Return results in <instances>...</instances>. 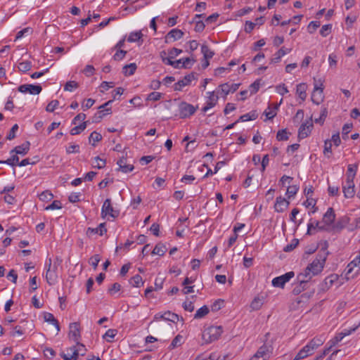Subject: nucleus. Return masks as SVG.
Masks as SVG:
<instances>
[{
	"mask_svg": "<svg viewBox=\"0 0 360 360\" xmlns=\"http://www.w3.org/2000/svg\"><path fill=\"white\" fill-rule=\"evenodd\" d=\"M184 32L181 30L173 29L166 35V42H167L168 38H172L174 41H176L182 38Z\"/></svg>",
	"mask_w": 360,
	"mask_h": 360,
	"instance_id": "obj_24",
	"label": "nucleus"
},
{
	"mask_svg": "<svg viewBox=\"0 0 360 360\" xmlns=\"http://www.w3.org/2000/svg\"><path fill=\"white\" fill-rule=\"evenodd\" d=\"M209 308L206 305H204L196 311L194 315V319H198L203 318L209 313Z\"/></svg>",
	"mask_w": 360,
	"mask_h": 360,
	"instance_id": "obj_30",
	"label": "nucleus"
},
{
	"mask_svg": "<svg viewBox=\"0 0 360 360\" xmlns=\"http://www.w3.org/2000/svg\"><path fill=\"white\" fill-rule=\"evenodd\" d=\"M101 140H102V135L100 133H98L96 131H93L89 137V141L93 146H95L96 142H98Z\"/></svg>",
	"mask_w": 360,
	"mask_h": 360,
	"instance_id": "obj_32",
	"label": "nucleus"
},
{
	"mask_svg": "<svg viewBox=\"0 0 360 360\" xmlns=\"http://www.w3.org/2000/svg\"><path fill=\"white\" fill-rule=\"evenodd\" d=\"M69 336L77 342V345L84 347V345L79 342L80 338V325L78 322L71 323L70 324Z\"/></svg>",
	"mask_w": 360,
	"mask_h": 360,
	"instance_id": "obj_9",
	"label": "nucleus"
},
{
	"mask_svg": "<svg viewBox=\"0 0 360 360\" xmlns=\"http://www.w3.org/2000/svg\"><path fill=\"white\" fill-rule=\"evenodd\" d=\"M304 205L309 207L310 206L312 207L313 210L311 211L312 213H314L317 210V207H316V200L313 198H307V200L304 202Z\"/></svg>",
	"mask_w": 360,
	"mask_h": 360,
	"instance_id": "obj_53",
	"label": "nucleus"
},
{
	"mask_svg": "<svg viewBox=\"0 0 360 360\" xmlns=\"http://www.w3.org/2000/svg\"><path fill=\"white\" fill-rule=\"evenodd\" d=\"M271 349L272 347L271 345H267L264 344L258 349L256 354H258L262 359H264V360H266L270 356Z\"/></svg>",
	"mask_w": 360,
	"mask_h": 360,
	"instance_id": "obj_18",
	"label": "nucleus"
},
{
	"mask_svg": "<svg viewBox=\"0 0 360 360\" xmlns=\"http://www.w3.org/2000/svg\"><path fill=\"white\" fill-rule=\"evenodd\" d=\"M193 79H197L195 72H191V74L186 75L182 79L174 84V90L181 91L183 87L189 85Z\"/></svg>",
	"mask_w": 360,
	"mask_h": 360,
	"instance_id": "obj_8",
	"label": "nucleus"
},
{
	"mask_svg": "<svg viewBox=\"0 0 360 360\" xmlns=\"http://www.w3.org/2000/svg\"><path fill=\"white\" fill-rule=\"evenodd\" d=\"M120 211L114 210L111 205L110 199H106L102 206L101 217L105 218L107 215H110L112 218H117L118 217Z\"/></svg>",
	"mask_w": 360,
	"mask_h": 360,
	"instance_id": "obj_5",
	"label": "nucleus"
},
{
	"mask_svg": "<svg viewBox=\"0 0 360 360\" xmlns=\"http://www.w3.org/2000/svg\"><path fill=\"white\" fill-rule=\"evenodd\" d=\"M18 91L21 93H29L32 95L39 94L42 88L40 85L22 84L19 86Z\"/></svg>",
	"mask_w": 360,
	"mask_h": 360,
	"instance_id": "obj_10",
	"label": "nucleus"
},
{
	"mask_svg": "<svg viewBox=\"0 0 360 360\" xmlns=\"http://www.w3.org/2000/svg\"><path fill=\"white\" fill-rule=\"evenodd\" d=\"M352 127H353V125L352 123H350V124L347 123L343 125L342 131V136L344 140H347L348 139V134L349 133Z\"/></svg>",
	"mask_w": 360,
	"mask_h": 360,
	"instance_id": "obj_41",
	"label": "nucleus"
},
{
	"mask_svg": "<svg viewBox=\"0 0 360 360\" xmlns=\"http://www.w3.org/2000/svg\"><path fill=\"white\" fill-rule=\"evenodd\" d=\"M208 100L205 107L202 109L203 112H206L209 109L213 108L218 101V96H216L214 91L208 92Z\"/></svg>",
	"mask_w": 360,
	"mask_h": 360,
	"instance_id": "obj_14",
	"label": "nucleus"
},
{
	"mask_svg": "<svg viewBox=\"0 0 360 360\" xmlns=\"http://www.w3.org/2000/svg\"><path fill=\"white\" fill-rule=\"evenodd\" d=\"M328 252L325 250L319 252L316 258L307 266L308 271H311L312 276L319 274L323 269Z\"/></svg>",
	"mask_w": 360,
	"mask_h": 360,
	"instance_id": "obj_2",
	"label": "nucleus"
},
{
	"mask_svg": "<svg viewBox=\"0 0 360 360\" xmlns=\"http://www.w3.org/2000/svg\"><path fill=\"white\" fill-rule=\"evenodd\" d=\"M295 274L293 271H289L286 274L276 277L272 280V285L274 287L277 288H283L285 284L288 282L292 277H294Z\"/></svg>",
	"mask_w": 360,
	"mask_h": 360,
	"instance_id": "obj_7",
	"label": "nucleus"
},
{
	"mask_svg": "<svg viewBox=\"0 0 360 360\" xmlns=\"http://www.w3.org/2000/svg\"><path fill=\"white\" fill-rule=\"evenodd\" d=\"M167 251V248L166 246L162 244V243H158L153 252H152V254L153 255H160V256H163L165 255V253Z\"/></svg>",
	"mask_w": 360,
	"mask_h": 360,
	"instance_id": "obj_28",
	"label": "nucleus"
},
{
	"mask_svg": "<svg viewBox=\"0 0 360 360\" xmlns=\"http://www.w3.org/2000/svg\"><path fill=\"white\" fill-rule=\"evenodd\" d=\"M95 160V165H94V167L98 168V169H102L105 167L106 161L104 159L101 158L100 157L97 156L94 158Z\"/></svg>",
	"mask_w": 360,
	"mask_h": 360,
	"instance_id": "obj_47",
	"label": "nucleus"
},
{
	"mask_svg": "<svg viewBox=\"0 0 360 360\" xmlns=\"http://www.w3.org/2000/svg\"><path fill=\"white\" fill-rule=\"evenodd\" d=\"M32 68V63L30 61L26 60L19 63L18 69L20 71L26 72L29 71Z\"/></svg>",
	"mask_w": 360,
	"mask_h": 360,
	"instance_id": "obj_40",
	"label": "nucleus"
},
{
	"mask_svg": "<svg viewBox=\"0 0 360 360\" xmlns=\"http://www.w3.org/2000/svg\"><path fill=\"white\" fill-rule=\"evenodd\" d=\"M179 319V316L176 314L172 313L169 311L165 312V317H163V320L176 323Z\"/></svg>",
	"mask_w": 360,
	"mask_h": 360,
	"instance_id": "obj_34",
	"label": "nucleus"
},
{
	"mask_svg": "<svg viewBox=\"0 0 360 360\" xmlns=\"http://www.w3.org/2000/svg\"><path fill=\"white\" fill-rule=\"evenodd\" d=\"M18 129V125L17 124H15L12 128L11 129L8 134L6 136V139L8 140H13L15 137V132Z\"/></svg>",
	"mask_w": 360,
	"mask_h": 360,
	"instance_id": "obj_57",
	"label": "nucleus"
},
{
	"mask_svg": "<svg viewBox=\"0 0 360 360\" xmlns=\"http://www.w3.org/2000/svg\"><path fill=\"white\" fill-rule=\"evenodd\" d=\"M329 65L330 68H335L337 65V56L334 53H331L328 56Z\"/></svg>",
	"mask_w": 360,
	"mask_h": 360,
	"instance_id": "obj_62",
	"label": "nucleus"
},
{
	"mask_svg": "<svg viewBox=\"0 0 360 360\" xmlns=\"http://www.w3.org/2000/svg\"><path fill=\"white\" fill-rule=\"evenodd\" d=\"M320 26L319 21H311L307 26V30L310 34L314 33L316 29Z\"/></svg>",
	"mask_w": 360,
	"mask_h": 360,
	"instance_id": "obj_50",
	"label": "nucleus"
},
{
	"mask_svg": "<svg viewBox=\"0 0 360 360\" xmlns=\"http://www.w3.org/2000/svg\"><path fill=\"white\" fill-rule=\"evenodd\" d=\"M143 36L141 31L133 32L129 34V36L127 39L129 42H135L139 41Z\"/></svg>",
	"mask_w": 360,
	"mask_h": 360,
	"instance_id": "obj_38",
	"label": "nucleus"
},
{
	"mask_svg": "<svg viewBox=\"0 0 360 360\" xmlns=\"http://www.w3.org/2000/svg\"><path fill=\"white\" fill-rule=\"evenodd\" d=\"M259 86H260V80L259 79H257L252 84H251L250 86V94H256L259 89Z\"/></svg>",
	"mask_w": 360,
	"mask_h": 360,
	"instance_id": "obj_55",
	"label": "nucleus"
},
{
	"mask_svg": "<svg viewBox=\"0 0 360 360\" xmlns=\"http://www.w3.org/2000/svg\"><path fill=\"white\" fill-rule=\"evenodd\" d=\"M335 219V214L333 207H329L323 217L322 222L325 225H331Z\"/></svg>",
	"mask_w": 360,
	"mask_h": 360,
	"instance_id": "obj_16",
	"label": "nucleus"
},
{
	"mask_svg": "<svg viewBox=\"0 0 360 360\" xmlns=\"http://www.w3.org/2000/svg\"><path fill=\"white\" fill-rule=\"evenodd\" d=\"M201 52L203 54L204 59H210L212 58L214 53V51H211L207 45L202 44L201 46Z\"/></svg>",
	"mask_w": 360,
	"mask_h": 360,
	"instance_id": "obj_29",
	"label": "nucleus"
},
{
	"mask_svg": "<svg viewBox=\"0 0 360 360\" xmlns=\"http://www.w3.org/2000/svg\"><path fill=\"white\" fill-rule=\"evenodd\" d=\"M86 125H87V122H83L79 125L73 127L70 130V134L72 136H75V135H77V134H80L82 131H84L86 129Z\"/></svg>",
	"mask_w": 360,
	"mask_h": 360,
	"instance_id": "obj_33",
	"label": "nucleus"
},
{
	"mask_svg": "<svg viewBox=\"0 0 360 360\" xmlns=\"http://www.w3.org/2000/svg\"><path fill=\"white\" fill-rule=\"evenodd\" d=\"M306 90L307 85L304 83H301L297 85V94H298L300 98H301L302 101L306 99Z\"/></svg>",
	"mask_w": 360,
	"mask_h": 360,
	"instance_id": "obj_27",
	"label": "nucleus"
},
{
	"mask_svg": "<svg viewBox=\"0 0 360 360\" xmlns=\"http://www.w3.org/2000/svg\"><path fill=\"white\" fill-rule=\"evenodd\" d=\"M117 164L119 166L118 170L124 173L131 172L134 169V165L127 163V158L124 156L117 162Z\"/></svg>",
	"mask_w": 360,
	"mask_h": 360,
	"instance_id": "obj_15",
	"label": "nucleus"
},
{
	"mask_svg": "<svg viewBox=\"0 0 360 360\" xmlns=\"http://www.w3.org/2000/svg\"><path fill=\"white\" fill-rule=\"evenodd\" d=\"M257 118V115L255 114V112H250V113H246V114H244L243 115H241L239 119L238 120V121H241V122H246V121H249V120H255Z\"/></svg>",
	"mask_w": 360,
	"mask_h": 360,
	"instance_id": "obj_39",
	"label": "nucleus"
},
{
	"mask_svg": "<svg viewBox=\"0 0 360 360\" xmlns=\"http://www.w3.org/2000/svg\"><path fill=\"white\" fill-rule=\"evenodd\" d=\"M106 232L107 229L105 228V223H101L96 228L89 227L86 230V234L87 236L91 237L94 234H99L100 236H103Z\"/></svg>",
	"mask_w": 360,
	"mask_h": 360,
	"instance_id": "obj_13",
	"label": "nucleus"
},
{
	"mask_svg": "<svg viewBox=\"0 0 360 360\" xmlns=\"http://www.w3.org/2000/svg\"><path fill=\"white\" fill-rule=\"evenodd\" d=\"M70 350L72 352V354L70 355L71 360H76L79 355L80 348L72 347L70 348Z\"/></svg>",
	"mask_w": 360,
	"mask_h": 360,
	"instance_id": "obj_64",
	"label": "nucleus"
},
{
	"mask_svg": "<svg viewBox=\"0 0 360 360\" xmlns=\"http://www.w3.org/2000/svg\"><path fill=\"white\" fill-rule=\"evenodd\" d=\"M44 354L47 359H52L56 355V352L51 347H46L43 350Z\"/></svg>",
	"mask_w": 360,
	"mask_h": 360,
	"instance_id": "obj_58",
	"label": "nucleus"
},
{
	"mask_svg": "<svg viewBox=\"0 0 360 360\" xmlns=\"http://www.w3.org/2000/svg\"><path fill=\"white\" fill-rule=\"evenodd\" d=\"M349 222V218L344 216L340 219L333 225V230L335 231H340L343 229L347 224Z\"/></svg>",
	"mask_w": 360,
	"mask_h": 360,
	"instance_id": "obj_19",
	"label": "nucleus"
},
{
	"mask_svg": "<svg viewBox=\"0 0 360 360\" xmlns=\"http://www.w3.org/2000/svg\"><path fill=\"white\" fill-rule=\"evenodd\" d=\"M59 104V101L58 100H53L51 102L49 103L46 108V110L47 112H53L55 109L58 107Z\"/></svg>",
	"mask_w": 360,
	"mask_h": 360,
	"instance_id": "obj_54",
	"label": "nucleus"
},
{
	"mask_svg": "<svg viewBox=\"0 0 360 360\" xmlns=\"http://www.w3.org/2000/svg\"><path fill=\"white\" fill-rule=\"evenodd\" d=\"M291 51V49H285L284 46L281 47L274 55V57L271 59V62L274 63H278L282 56L285 55L287 53H290Z\"/></svg>",
	"mask_w": 360,
	"mask_h": 360,
	"instance_id": "obj_23",
	"label": "nucleus"
},
{
	"mask_svg": "<svg viewBox=\"0 0 360 360\" xmlns=\"http://www.w3.org/2000/svg\"><path fill=\"white\" fill-rule=\"evenodd\" d=\"M299 188L297 186H288L286 191V195L288 198L293 197L298 191Z\"/></svg>",
	"mask_w": 360,
	"mask_h": 360,
	"instance_id": "obj_51",
	"label": "nucleus"
},
{
	"mask_svg": "<svg viewBox=\"0 0 360 360\" xmlns=\"http://www.w3.org/2000/svg\"><path fill=\"white\" fill-rule=\"evenodd\" d=\"M44 319L46 322H49L51 324H53L56 328L57 333L60 331V326L59 323L57 319H55L53 315L51 313L49 312H44Z\"/></svg>",
	"mask_w": 360,
	"mask_h": 360,
	"instance_id": "obj_22",
	"label": "nucleus"
},
{
	"mask_svg": "<svg viewBox=\"0 0 360 360\" xmlns=\"http://www.w3.org/2000/svg\"><path fill=\"white\" fill-rule=\"evenodd\" d=\"M182 340V336L180 335H177L174 339L172 341V343L169 346V347L171 349H174L176 347H177L178 345H179L181 344V341Z\"/></svg>",
	"mask_w": 360,
	"mask_h": 360,
	"instance_id": "obj_60",
	"label": "nucleus"
},
{
	"mask_svg": "<svg viewBox=\"0 0 360 360\" xmlns=\"http://www.w3.org/2000/svg\"><path fill=\"white\" fill-rule=\"evenodd\" d=\"M137 66L136 63H130L123 67L122 72L125 76L132 75L135 72Z\"/></svg>",
	"mask_w": 360,
	"mask_h": 360,
	"instance_id": "obj_26",
	"label": "nucleus"
},
{
	"mask_svg": "<svg viewBox=\"0 0 360 360\" xmlns=\"http://www.w3.org/2000/svg\"><path fill=\"white\" fill-rule=\"evenodd\" d=\"M61 262H62V260L60 259L58 257H56L52 264L51 259V258L49 259V262H48L49 268L46 273V280L50 285L56 284L58 281V266L60 265Z\"/></svg>",
	"mask_w": 360,
	"mask_h": 360,
	"instance_id": "obj_1",
	"label": "nucleus"
},
{
	"mask_svg": "<svg viewBox=\"0 0 360 360\" xmlns=\"http://www.w3.org/2000/svg\"><path fill=\"white\" fill-rule=\"evenodd\" d=\"M121 289V285L118 283H115L112 285V286L108 289V292L110 295H113L114 293L120 291Z\"/></svg>",
	"mask_w": 360,
	"mask_h": 360,
	"instance_id": "obj_63",
	"label": "nucleus"
},
{
	"mask_svg": "<svg viewBox=\"0 0 360 360\" xmlns=\"http://www.w3.org/2000/svg\"><path fill=\"white\" fill-rule=\"evenodd\" d=\"M290 202L281 196L277 197L274 205L275 211L277 212H284L289 206Z\"/></svg>",
	"mask_w": 360,
	"mask_h": 360,
	"instance_id": "obj_11",
	"label": "nucleus"
},
{
	"mask_svg": "<svg viewBox=\"0 0 360 360\" xmlns=\"http://www.w3.org/2000/svg\"><path fill=\"white\" fill-rule=\"evenodd\" d=\"M101 261V257L99 255H94L89 259V264L92 266L94 269H96L99 262Z\"/></svg>",
	"mask_w": 360,
	"mask_h": 360,
	"instance_id": "obj_45",
	"label": "nucleus"
},
{
	"mask_svg": "<svg viewBox=\"0 0 360 360\" xmlns=\"http://www.w3.org/2000/svg\"><path fill=\"white\" fill-rule=\"evenodd\" d=\"M309 347H309L307 345L304 346L301 350H300L293 360L302 359L311 355L314 352Z\"/></svg>",
	"mask_w": 360,
	"mask_h": 360,
	"instance_id": "obj_21",
	"label": "nucleus"
},
{
	"mask_svg": "<svg viewBox=\"0 0 360 360\" xmlns=\"http://www.w3.org/2000/svg\"><path fill=\"white\" fill-rule=\"evenodd\" d=\"M172 58H162V61L165 63V64H167V65H172L173 66L174 68H181V59H179V60H175V61H172L171 60Z\"/></svg>",
	"mask_w": 360,
	"mask_h": 360,
	"instance_id": "obj_37",
	"label": "nucleus"
},
{
	"mask_svg": "<svg viewBox=\"0 0 360 360\" xmlns=\"http://www.w3.org/2000/svg\"><path fill=\"white\" fill-rule=\"evenodd\" d=\"M312 127L313 124L311 122H307L302 124L298 131V138L303 139L307 137L311 133Z\"/></svg>",
	"mask_w": 360,
	"mask_h": 360,
	"instance_id": "obj_12",
	"label": "nucleus"
},
{
	"mask_svg": "<svg viewBox=\"0 0 360 360\" xmlns=\"http://www.w3.org/2000/svg\"><path fill=\"white\" fill-rule=\"evenodd\" d=\"M79 84L75 81H69L64 86V90L72 91L73 89H77Z\"/></svg>",
	"mask_w": 360,
	"mask_h": 360,
	"instance_id": "obj_42",
	"label": "nucleus"
},
{
	"mask_svg": "<svg viewBox=\"0 0 360 360\" xmlns=\"http://www.w3.org/2000/svg\"><path fill=\"white\" fill-rule=\"evenodd\" d=\"M95 69L93 65H87L83 70V72L87 77H90L94 74Z\"/></svg>",
	"mask_w": 360,
	"mask_h": 360,
	"instance_id": "obj_61",
	"label": "nucleus"
},
{
	"mask_svg": "<svg viewBox=\"0 0 360 360\" xmlns=\"http://www.w3.org/2000/svg\"><path fill=\"white\" fill-rule=\"evenodd\" d=\"M127 51L122 50V49H117L115 54L113 56V59L115 60H122L126 55Z\"/></svg>",
	"mask_w": 360,
	"mask_h": 360,
	"instance_id": "obj_59",
	"label": "nucleus"
},
{
	"mask_svg": "<svg viewBox=\"0 0 360 360\" xmlns=\"http://www.w3.org/2000/svg\"><path fill=\"white\" fill-rule=\"evenodd\" d=\"M276 139L279 141H287L289 139V137H288L286 129H285L279 130L277 132Z\"/></svg>",
	"mask_w": 360,
	"mask_h": 360,
	"instance_id": "obj_43",
	"label": "nucleus"
},
{
	"mask_svg": "<svg viewBox=\"0 0 360 360\" xmlns=\"http://www.w3.org/2000/svg\"><path fill=\"white\" fill-rule=\"evenodd\" d=\"M198 106L194 107L193 105L186 102H181L179 105V112L181 118H186L193 115Z\"/></svg>",
	"mask_w": 360,
	"mask_h": 360,
	"instance_id": "obj_6",
	"label": "nucleus"
},
{
	"mask_svg": "<svg viewBox=\"0 0 360 360\" xmlns=\"http://www.w3.org/2000/svg\"><path fill=\"white\" fill-rule=\"evenodd\" d=\"M331 29H332L331 24L325 25L322 26L321 29L320 30V34L322 37H326L331 32Z\"/></svg>",
	"mask_w": 360,
	"mask_h": 360,
	"instance_id": "obj_52",
	"label": "nucleus"
},
{
	"mask_svg": "<svg viewBox=\"0 0 360 360\" xmlns=\"http://www.w3.org/2000/svg\"><path fill=\"white\" fill-rule=\"evenodd\" d=\"M162 97V94L160 92L153 91L148 94L147 97L148 101H159Z\"/></svg>",
	"mask_w": 360,
	"mask_h": 360,
	"instance_id": "obj_56",
	"label": "nucleus"
},
{
	"mask_svg": "<svg viewBox=\"0 0 360 360\" xmlns=\"http://www.w3.org/2000/svg\"><path fill=\"white\" fill-rule=\"evenodd\" d=\"M130 283L132 285V286L139 288L142 286L144 282L142 279V277L140 275L136 274L130 279Z\"/></svg>",
	"mask_w": 360,
	"mask_h": 360,
	"instance_id": "obj_31",
	"label": "nucleus"
},
{
	"mask_svg": "<svg viewBox=\"0 0 360 360\" xmlns=\"http://www.w3.org/2000/svg\"><path fill=\"white\" fill-rule=\"evenodd\" d=\"M311 271H308L307 267L304 273H301L297 276V281L301 283L307 285L309 280L311 278Z\"/></svg>",
	"mask_w": 360,
	"mask_h": 360,
	"instance_id": "obj_25",
	"label": "nucleus"
},
{
	"mask_svg": "<svg viewBox=\"0 0 360 360\" xmlns=\"http://www.w3.org/2000/svg\"><path fill=\"white\" fill-rule=\"evenodd\" d=\"M30 143L29 141H25L20 146H18L15 147L11 151V153H15L16 155H26L30 150Z\"/></svg>",
	"mask_w": 360,
	"mask_h": 360,
	"instance_id": "obj_17",
	"label": "nucleus"
},
{
	"mask_svg": "<svg viewBox=\"0 0 360 360\" xmlns=\"http://www.w3.org/2000/svg\"><path fill=\"white\" fill-rule=\"evenodd\" d=\"M39 198L42 201H49V200H51L53 198V195L50 191H43L39 195Z\"/></svg>",
	"mask_w": 360,
	"mask_h": 360,
	"instance_id": "obj_46",
	"label": "nucleus"
},
{
	"mask_svg": "<svg viewBox=\"0 0 360 360\" xmlns=\"http://www.w3.org/2000/svg\"><path fill=\"white\" fill-rule=\"evenodd\" d=\"M19 161L18 156L15 154L11 157L10 158L7 159L6 160H0V165L2 164H7L11 166H15Z\"/></svg>",
	"mask_w": 360,
	"mask_h": 360,
	"instance_id": "obj_36",
	"label": "nucleus"
},
{
	"mask_svg": "<svg viewBox=\"0 0 360 360\" xmlns=\"http://www.w3.org/2000/svg\"><path fill=\"white\" fill-rule=\"evenodd\" d=\"M323 87L322 82L321 80L317 82L316 79H314V88L311 97V101L314 103L319 105L321 102L323 101Z\"/></svg>",
	"mask_w": 360,
	"mask_h": 360,
	"instance_id": "obj_4",
	"label": "nucleus"
},
{
	"mask_svg": "<svg viewBox=\"0 0 360 360\" xmlns=\"http://www.w3.org/2000/svg\"><path fill=\"white\" fill-rule=\"evenodd\" d=\"M240 86V84H229L228 83H225L221 84L219 87L221 88V91L224 94L225 96L228 95L229 93H233L236 91Z\"/></svg>",
	"mask_w": 360,
	"mask_h": 360,
	"instance_id": "obj_20",
	"label": "nucleus"
},
{
	"mask_svg": "<svg viewBox=\"0 0 360 360\" xmlns=\"http://www.w3.org/2000/svg\"><path fill=\"white\" fill-rule=\"evenodd\" d=\"M332 143L330 140H326L324 143V150H323V154L327 156L330 157L329 154L332 153Z\"/></svg>",
	"mask_w": 360,
	"mask_h": 360,
	"instance_id": "obj_44",
	"label": "nucleus"
},
{
	"mask_svg": "<svg viewBox=\"0 0 360 360\" xmlns=\"http://www.w3.org/2000/svg\"><path fill=\"white\" fill-rule=\"evenodd\" d=\"M223 333V328L221 326H210L206 328L202 334V340L206 343H210L213 341H215L219 338L221 333Z\"/></svg>",
	"mask_w": 360,
	"mask_h": 360,
	"instance_id": "obj_3",
	"label": "nucleus"
},
{
	"mask_svg": "<svg viewBox=\"0 0 360 360\" xmlns=\"http://www.w3.org/2000/svg\"><path fill=\"white\" fill-rule=\"evenodd\" d=\"M298 244H299V240L295 238L292 240L291 243L287 245L283 248V251L287 252H290V251L293 250L297 246Z\"/></svg>",
	"mask_w": 360,
	"mask_h": 360,
	"instance_id": "obj_49",
	"label": "nucleus"
},
{
	"mask_svg": "<svg viewBox=\"0 0 360 360\" xmlns=\"http://www.w3.org/2000/svg\"><path fill=\"white\" fill-rule=\"evenodd\" d=\"M342 190H343V193H344V196L346 198H353L355 195L354 187L343 188Z\"/></svg>",
	"mask_w": 360,
	"mask_h": 360,
	"instance_id": "obj_48",
	"label": "nucleus"
},
{
	"mask_svg": "<svg viewBox=\"0 0 360 360\" xmlns=\"http://www.w3.org/2000/svg\"><path fill=\"white\" fill-rule=\"evenodd\" d=\"M323 344L322 340L319 338H314L312 339L307 345L310 347L309 348L314 352L316 349H317L320 345Z\"/></svg>",
	"mask_w": 360,
	"mask_h": 360,
	"instance_id": "obj_35",
	"label": "nucleus"
}]
</instances>
